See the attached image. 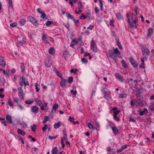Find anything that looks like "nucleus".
I'll list each match as a JSON object with an SVG mask.
<instances>
[{
    "label": "nucleus",
    "instance_id": "obj_1",
    "mask_svg": "<svg viewBox=\"0 0 154 154\" xmlns=\"http://www.w3.org/2000/svg\"><path fill=\"white\" fill-rule=\"evenodd\" d=\"M108 52L109 57L115 59L117 57H121V54L117 48H113V51L109 49Z\"/></svg>",
    "mask_w": 154,
    "mask_h": 154
},
{
    "label": "nucleus",
    "instance_id": "obj_2",
    "mask_svg": "<svg viewBox=\"0 0 154 154\" xmlns=\"http://www.w3.org/2000/svg\"><path fill=\"white\" fill-rule=\"evenodd\" d=\"M114 75L116 79L118 81L122 83L124 82V79H123V76L120 73L116 72L115 73Z\"/></svg>",
    "mask_w": 154,
    "mask_h": 154
},
{
    "label": "nucleus",
    "instance_id": "obj_3",
    "mask_svg": "<svg viewBox=\"0 0 154 154\" xmlns=\"http://www.w3.org/2000/svg\"><path fill=\"white\" fill-rule=\"evenodd\" d=\"M91 49L94 52H97V48L96 45L93 39L91 41Z\"/></svg>",
    "mask_w": 154,
    "mask_h": 154
},
{
    "label": "nucleus",
    "instance_id": "obj_4",
    "mask_svg": "<svg viewBox=\"0 0 154 154\" xmlns=\"http://www.w3.org/2000/svg\"><path fill=\"white\" fill-rule=\"evenodd\" d=\"M129 60L130 61L132 65L134 67H136L137 66V63L135 60L132 57L129 58Z\"/></svg>",
    "mask_w": 154,
    "mask_h": 154
},
{
    "label": "nucleus",
    "instance_id": "obj_5",
    "mask_svg": "<svg viewBox=\"0 0 154 154\" xmlns=\"http://www.w3.org/2000/svg\"><path fill=\"white\" fill-rule=\"evenodd\" d=\"M28 20L29 21L32 22L34 25L36 26L37 25V20L32 17H29L28 18Z\"/></svg>",
    "mask_w": 154,
    "mask_h": 154
},
{
    "label": "nucleus",
    "instance_id": "obj_6",
    "mask_svg": "<svg viewBox=\"0 0 154 154\" xmlns=\"http://www.w3.org/2000/svg\"><path fill=\"white\" fill-rule=\"evenodd\" d=\"M138 112H139V115L141 116L147 115L148 112V110L146 108H144L143 110H139Z\"/></svg>",
    "mask_w": 154,
    "mask_h": 154
},
{
    "label": "nucleus",
    "instance_id": "obj_7",
    "mask_svg": "<svg viewBox=\"0 0 154 154\" xmlns=\"http://www.w3.org/2000/svg\"><path fill=\"white\" fill-rule=\"evenodd\" d=\"M143 54V55L148 56L149 54V51L146 47H143L142 48Z\"/></svg>",
    "mask_w": 154,
    "mask_h": 154
},
{
    "label": "nucleus",
    "instance_id": "obj_8",
    "mask_svg": "<svg viewBox=\"0 0 154 154\" xmlns=\"http://www.w3.org/2000/svg\"><path fill=\"white\" fill-rule=\"evenodd\" d=\"M18 94L19 96H20L22 98H23L25 96V94L23 92V90L21 87L18 88Z\"/></svg>",
    "mask_w": 154,
    "mask_h": 154
},
{
    "label": "nucleus",
    "instance_id": "obj_9",
    "mask_svg": "<svg viewBox=\"0 0 154 154\" xmlns=\"http://www.w3.org/2000/svg\"><path fill=\"white\" fill-rule=\"evenodd\" d=\"M5 65L6 62L4 60V57L0 56V65L2 67H5Z\"/></svg>",
    "mask_w": 154,
    "mask_h": 154
},
{
    "label": "nucleus",
    "instance_id": "obj_10",
    "mask_svg": "<svg viewBox=\"0 0 154 154\" xmlns=\"http://www.w3.org/2000/svg\"><path fill=\"white\" fill-rule=\"evenodd\" d=\"M31 111L33 113H37L38 112L39 108L36 106H34L31 107Z\"/></svg>",
    "mask_w": 154,
    "mask_h": 154
},
{
    "label": "nucleus",
    "instance_id": "obj_11",
    "mask_svg": "<svg viewBox=\"0 0 154 154\" xmlns=\"http://www.w3.org/2000/svg\"><path fill=\"white\" fill-rule=\"evenodd\" d=\"M23 40H21L20 39H18L17 42L18 43L17 45H22L23 44H24L26 42V38L24 37H23L22 38Z\"/></svg>",
    "mask_w": 154,
    "mask_h": 154
},
{
    "label": "nucleus",
    "instance_id": "obj_12",
    "mask_svg": "<svg viewBox=\"0 0 154 154\" xmlns=\"http://www.w3.org/2000/svg\"><path fill=\"white\" fill-rule=\"evenodd\" d=\"M104 96L105 99L109 100L111 98L110 93L109 92H106L104 93Z\"/></svg>",
    "mask_w": 154,
    "mask_h": 154
},
{
    "label": "nucleus",
    "instance_id": "obj_13",
    "mask_svg": "<svg viewBox=\"0 0 154 154\" xmlns=\"http://www.w3.org/2000/svg\"><path fill=\"white\" fill-rule=\"evenodd\" d=\"M60 85L63 87L66 85L67 82L66 80L64 79H63L62 78L61 82H60Z\"/></svg>",
    "mask_w": 154,
    "mask_h": 154
},
{
    "label": "nucleus",
    "instance_id": "obj_14",
    "mask_svg": "<svg viewBox=\"0 0 154 154\" xmlns=\"http://www.w3.org/2000/svg\"><path fill=\"white\" fill-rule=\"evenodd\" d=\"M6 119L8 121V122L10 124H11L12 123L11 116V115H8L6 116Z\"/></svg>",
    "mask_w": 154,
    "mask_h": 154
},
{
    "label": "nucleus",
    "instance_id": "obj_15",
    "mask_svg": "<svg viewBox=\"0 0 154 154\" xmlns=\"http://www.w3.org/2000/svg\"><path fill=\"white\" fill-rule=\"evenodd\" d=\"M137 21H132V24L130 23V25L131 27V28H134L135 29L137 27Z\"/></svg>",
    "mask_w": 154,
    "mask_h": 154
},
{
    "label": "nucleus",
    "instance_id": "obj_16",
    "mask_svg": "<svg viewBox=\"0 0 154 154\" xmlns=\"http://www.w3.org/2000/svg\"><path fill=\"white\" fill-rule=\"evenodd\" d=\"M20 68L21 69V72L23 74L25 73V69L24 64L23 63H21Z\"/></svg>",
    "mask_w": 154,
    "mask_h": 154
},
{
    "label": "nucleus",
    "instance_id": "obj_17",
    "mask_svg": "<svg viewBox=\"0 0 154 154\" xmlns=\"http://www.w3.org/2000/svg\"><path fill=\"white\" fill-rule=\"evenodd\" d=\"M17 132L19 134H21L22 136H24L26 134V133L24 131L20 129H17Z\"/></svg>",
    "mask_w": 154,
    "mask_h": 154
},
{
    "label": "nucleus",
    "instance_id": "obj_18",
    "mask_svg": "<svg viewBox=\"0 0 154 154\" xmlns=\"http://www.w3.org/2000/svg\"><path fill=\"white\" fill-rule=\"evenodd\" d=\"M112 131L115 134H117L118 133V130L117 128L116 127H112Z\"/></svg>",
    "mask_w": 154,
    "mask_h": 154
},
{
    "label": "nucleus",
    "instance_id": "obj_19",
    "mask_svg": "<svg viewBox=\"0 0 154 154\" xmlns=\"http://www.w3.org/2000/svg\"><path fill=\"white\" fill-rule=\"evenodd\" d=\"M61 125V123L60 122H58L57 123H56L54 125V127L55 129H57L59 128Z\"/></svg>",
    "mask_w": 154,
    "mask_h": 154
},
{
    "label": "nucleus",
    "instance_id": "obj_20",
    "mask_svg": "<svg viewBox=\"0 0 154 154\" xmlns=\"http://www.w3.org/2000/svg\"><path fill=\"white\" fill-rule=\"evenodd\" d=\"M116 42V43L117 45L119 48L120 50H122L123 48L122 46L121 43L119 42V41L117 40Z\"/></svg>",
    "mask_w": 154,
    "mask_h": 154
},
{
    "label": "nucleus",
    "instance_id": "obj_21",
    "mask_svg": "<svg viewBox=\"0 0 154 154\" xmlns=\"http://www.w3.org/2000/svg\"><path fill=\"white\" fill-rule=\"evenodd\" d=\"M63 56L65 57V60H66L69 56V52L66 51H65L63 53Z\"/></svg>",
    "mask_w": 154,
    "mask_h": 154
},
{
    "label": "nucleus",
    "instance_id": "obj_22",
    "mask_svg": "<svg viewBox=\"0 0 154 154\" xmlns=\"http://www.w3.org/2000/svg\"><path fill=\"white\" fill-rule=\"evenodd\" d=\"M88 128L90 129H96V128L91 123L88 122Z\"/></svg>",
    "mask_w": 154,
    "mask_h": 154
},
{
    "label": "nucleus",
    "instance_id": "obj_23",
    "mask_svg": "<svg viewBox=\"0 0 154 154\" xmlns=\"http://www.w3.org/2000/svg\"><path fill=\"white\" fill-rule=\"evenodd\" d=\"M153 34L152 29H149L148 30L147 36L148 37H150Z\"/></svg>",
    "mask_w": 154,
    "mask_h": 154
},
{
    "label": "nucleus",
    "instance_id": "obj_24",
    "mask_svg": "<svg viewBox=\"0 0 154 154\" xmlns=\"http://www.w3.org/2000/svg\"><path fill=\"white\" fill-rule=\"evenodd\" d=\"M121 63L122 64V66L125 67V68H127L128 67V66L127 63H126L125 61L124 60H122Z\"/></svg>",
    "mask_w": 154,
    "mask_h": 154
},
{
    "label": "nucleus",
    "instance_id": "obj_25",
    "mask_svg": "<svg viewBox=\"0 0 154 154\" xmlns=\"http://www.w3.org/2000/svg\"><path fill=\"white\" fill-rule=\"evenodd\" d=\"M51 152L53 154H57V147L56 146H55L53 148Z\"/></svg>",
    "mask_w": 154,
    "mask_h": 154
},
{
    "label": "nucleus",
    "instance_id": "obj_26",
    "mask_svg": "<svg viewBox=\"0 0 154 154\" xmlns=\"http://www.w3.org/2000/svg\"><path fill=\"white\" fill-rule=\"evenodd\" d=\"M35 101L36 102L37 104L39 106H41L42 104L41 100H39L38 98L35 99Z\"/></svg>",
    "mask_w": 154,
    "mask_h": 154
},
{
    "label": "nucleus",
    "instance_id": "obj_27",
    "mask_svg": "<svg viewBox=\"0 0 154 154\" xmlns=\"http://www.w3.org/2000/svg\"><path fill=\"white\" fill-rule=\"evenodd\" d=\"M49 53L51 54H53L54 53V49L53 47L50 48L49 50Z\"/></svg>",
    "mask_w": 154,
    "mask_h": 154
},
{
    "label": "nucleus",
    "instance_id": "obj_28",
    "mask_svg": "<svg viewBox=\"0 0 154 154\" xmlns=\"http://www.w3.org/2000/svg\"><path fill=\"white\" fill-rule=\"evenodd\" d=\"M8 1L9 7L13 9L12 0H7Z\"/></svg>",
    "mask_w": 154,
    "mask_h": 154
},
{
    "label": "nucleus",
    "instance_id": "obj_29",
    "mask_svg": "<svg viewBox=\"0 0 154 154\" xmlns=\"http://www.w3.org/2000/svg\"><path fill=\"white\" fill-rule=\"evenodd\" d=\"M78 9L81 10L83 8V6L82 5V2H79L78 3Z\"/></svg>",
    "mask_w": 154,
    "mask_h": 154
},
{
    "label": "nucleus",
    "instance_id": "obj_30",
    "mask_svg": "<svg viewBox=\"0 0 154 154\" xmlns=\"http://www.w3.org/2000/svg\"><path fill=\"white\" fill-rule=\"evenodd\" d=\"M116 16L119 20L122 19V17L120 13H118L116 14Z\"/></svg>",
    "mask_w": 154,
    "mask_h": 154
},
{
    "label": "nucleus",
    "instance_id": "obj_31",
    "mask_svg": "<svg viewBox=\"0 0 154 154\" xmlns=\"http://www.w3.org/2000/svg\"><path fill=\"white\" fill-rule=\"evenodd\" d=\"M58 107V105L57 104H55L53 105V109L51 111L52 112H53V109H54V111H55L56 110Z\"/></svg>",
    "mask_w": 154,
    "mask_h": 154
},
{
    "label": "nucleus",
    "instance_id": "obj_32",
    "mask_svg": "<svg viewBox=\"0 0 154 154\" xmlns=\"http://www.w3.org/2000/svg\"><path fill=\"white\" fill-rule=\"evenodd\" d=\"M33 100H26L25 101V103L28 104H30L33 103Z\"/></svg>",
    "mask_w": 154,
    "mask_h": 154
},
{
    "label": "nucleus",
    "instance_id": "obj_33",
    "mask_svg": "<svg viewBox=\"0 0 154 154\" xmlns=\"http://www.w3.org/2000/svg\"><path fill=\"white\" fill-rule=\"evenodd\" d=\"M36 126L35 125H33L31 126V129L34 132L36 131Z\"/></svg>",
    "mask_w": 154,
    "mask_h": 154
},
{
    "label": "nucleus",
    "instance_id": "obj_34",
    "mask_svg": "<svg viewBox=\"0 0 154 154\" xmlns=\"http://www.w3.org/2000/svg\"><path fill=\"white\" fill-rule=\"evenodd\" d=\"M93 124L98 128H99L100 127V125L98 122H96L95 120H94L93 122Z\"/></svg>",
    "mask_w": 154,
    "mask_h": 154
},
{
    "label": "nucleus",
    "instance_id": "obj_35",
    "mask_svg": "<svg viewBox=\"0 0 154 154\" xmlns=\"http://www.w3.org/2000/svg\"><path fill=\"white\" fill-rule=\"evenodd\" d=\"M63 138L64 140H66V139H67V136L66 133V131H64V130H63Z\"/></svg>",
    "mask_w": 154,
    "mask_h": 154
},
{
    "label": "nucleus",
    "instance_id": "obj_36",
    "mask_svg": "<svg viewBox=\"0 0 154 154\" xmlns=\"http://www.w3.org/2000/svg\"><path fill=\"white\" fill-rule=\"evenodd\" d=\"M149 108L151 111L154 112V102L149 106Z\"/></svg>",
    "mask_w": 154,
    "mask_h": 154
},
{
    "label": "nucleus",
    "instance_id": "obj_37",
    "mask_svg": "<svg viewBox=\"0 0 154 154\" xmlns=\"http://www.w3.org/2000/svg\"><path fill=\"white\" fill-rule=\"evenodd\" d=\"M127 94H121L119 95V98H123L127 97Z\"/></svg>",
    "mask_w": 154,
    "mask_h": 154
},
{
    "label": "nucleus",
    "instance_id": "obj_38",
    "mask_svg": "<svg viewBox=\"0 0 154 154\" xmlns=\"http://www.w3.org/2000/svg\"><path fill=\"white\" fill-rule=\"evenodd\" d=\"M137 15L134 14H132V21H136V16Z\"/></svg>",
    "mask_w": 154,
    "mask_h": 154
},
{
    "label": "nucleus",
    "instance_id": "obj_39",
    "mask_svg": "<svg viewBox=\"0 0 154 154\" xmlns=\"http://www.w3.org/2000/svg\"><path fill=\"white\" fill-rule=\"evenodd\" d=\"M73 81V77L72 76H70L69 78V79H68L67 81L69 84H71L72 82Z\"/></svg>",
    "mask_w": 154,
    "mask_h": 154
},
{
    "label": "nucleus",
    "instance_id": "obj_40",
    "mask_svg": "<svg viewBox=\"0 0 154 154\" xmlns=\"http://www.w3.org/2000/svg\"><path fill=\"white\" fill-rule=\"evenodd\" d=\"M25 23V20L23 19H21L20 20V23L21 25H24Z\"/></svg>",
    "mask_w": 154,
    "mask_h": 154
},
{
    "label": "nucleus",
    "instance_id": "obj_41",
    "mask_svg": "<svg viewBox=\"0 0 154 154\" xmlns=\"http://www.w3.org/2000/svg\"><path fill=\"white\" fill-rule=\"evenodd\" d=\"M42 14V15L41 16V17L43 19H47V16L45 14L43 13L42 14Z\"/></svg>",
    "mask_w": 154,
    "mask_h": 154
},
{
    "label": "nucleus",
    "instance_id": "obj_42",
    "mask_svg": "<svg viewBox=\"0 0 154 154\" xmlns=\"http://www.w3.org/2000/svg\"><path fill=\"white\" fill-rule=\"evenodd\" d=\"M74 118L71 117V116H69V120L74 124H75V121H74Z\"/></svg>",
    "mask_w": 154,
    "mask_h": 154
},
{
    "label": "nucleus",
    "instance_id": "obj_43",
    "mask_svg": "<svg viewBox=\"0 0 154 154\" xmlns=\"http://www.w3.org/2000/svg\"><path fill=\"white\" fill-rule=\"evenodd\" d=\"M81 61L83 63H86L88 62L87 60L85 58H82L81 59Z\"/></svg>",
    "mask_w": 154,
    "mask_h": 154
},
{
    "label": "nucleus",
    "instance_id": "obj_44",
    "mask_svg": "<svg viewBox=\"0 0 154 154\" xmlns=\"http://www.w3.org/2000/svg\"><path fill=\"white\" fill-rule=\"evenodd\" d=\"M53 23V22L48 21L46 23V25L47 26H49L51 25Z\"/></svg>",
    "mask_w": 154,
    "mask_h": 154
},
{
    "label": "nucleus",
    "instance_id": "obj_45",
    "mask_svg": "<svg viewBox=\"0 0 154 154\" xmlns=\"http://www.w3.org/2000/svg\"><path fill=\"white\" fill-rule=\"evenodd\" d=\"M56 73L59 77L61 78V79H62V75H61V73L59 71H57V72H56Z\"/></svg>",
    "mask_w": 154,
    "mask_h": 154
},
{
    "label": "nucleus",
    "instance_id": "obj_46",
    "mask_svg": "<svg viewBox=\"0 0 154 154\" xmlns=\"http://www.w3.org/2000/svg\"><path fill=\"white\" fill-rule=\"evenodd\" d=\"M8 104L11 107L13 106V105L12 103L11 100L10 98H9L8 100Z\"/></svg>",
    "mask_w": 154,
    "mask_h": 154
},
{
    "label": "nucleus",
    "instance_id": "obj_47",
    "mask_svg": "<svg viewBox=\"0 0 154 154\" xmlns=\"http://www.w3.org/2000/svg\"><path fill=\"white\" fill-rule=\"evenodd\" d=\"M15 103H18L19 101V99L17 97H13Z\"/></svg>",
    "mask_w": 154,
    "mask_h": 154
},
{
    "label": "nucleus",
    "instance_id": "obj_48",
    "mask_svg": "<svg viewBox=\"0 0 154 154\" xmlns=\"http://www.w3.org/2000/svg\"><path fill=\"white\" fill-rule=\"evenodd\" d=\"M67 17L69 18H70V19H74V17L71 14H67Z\"/></svg>",
    "mask_w": 154,
    "mask_h": 154
},
{
    "label": "nucleus",
    "instance_id": "obj_49",
    "mask_svg": "<svg viewBox=\"0 0 154 154\" xmlns=\"http://www.w3.org/2000/svg\"><path fill=\"white\" fill-rule=\"evenodd\" d=\"M57 137V136H51L50 135L48 136V138L50 140H53L54 139H55Z\"/></svg>",
    "mask_w": 154,
    "mask_h": 154
},
{
    "label": "nucleus",
    "instance_id": "obj_50",
    "mask_svg": "<svg viewBox=\"0 0 154 154\" xmlns=\"http://www.w3.org/2000/svg\"><path fill=\"white\" fill-rule=\"evenodd\" d=\"M113 118L117 122H119V119L117 118L116 115H114Z\"/></svg>",
    "mask_w": 154,
    "mask_h": 154
},
{
    "label": "nucleus",
    "instance_id": "obj_51",
    "mask_svg": "<svg viewBox=\"0 0 154 154\" xmlns=\"http://www.w3.org/2000/svg\"><path fill=\"white\" fill-rule=\"evenodd\" d=\"M35 88L36 89V91L37 92H38L39 91V88L38 87V84L37 83H35Z\"/></svg>",
    "mask_w": 154,
    "mask_h": 154
},
{
    "label": "nucleus",
    "instance_id": "obj_52",
    "mask_svg": "<svg viewBox=\"0 0 154 154\" xmlns=\"http://www.w3.org/2000/svg\"><path fill=\"white\" fill-rule=\"evenodd\" d=\"M70 92L71 93L73 94L74 96H76L77 91H74L73 90H72L70 91Z\"/></svg>",
    "mask_w": 154,
    "mask_h": 154
},
{
    "label": "nucleus",
    "instance_id": "obj_53",
    "mask_svg": "<svg viewBox=\"0 0 154 154\" xmlns=\"http://www.w3.org/2000/svg\"><path fill=\"white\" fill-rule=\"evenodd\" d=\"M47 125H45V126L42 128V131L44 132H45L47 130Z\"/></svg>",
    "mask_w": 154,
    "mask_h": 154
},
{
    "label": "nucleus",
    "instance_id": "obj_54",
    "mask_svg": "<svg viewBox=\"0 0 154 154\" xmlns=\"http://www.w3.org/2000/svg\"><path fill=\"white\" fill-rule=\"evenodd\" d=\"M86 16L84 15L83 14H82V15L79 17V18L80 19H82L83 20H84L86 18Z\"/></svg>",
    "mask_w": 154,
    "mask_h": 154
},
{
    "label": "nucleus",
    "instance_id": "obj_55",
    "mask_svg": "<svg viewBox=\"0 0 154 154\" xmlns=\"http://www.w3.org/2000/svg\"><path fill=\"white\" fill-rule=\"evenodd\" d=\"M17 24L16 23H13L10 24V26L12 27H14L16 26Z\"/></svg>",
    "mask_w": 154,
    "mask_h": 154
},
{
    "label": "nucleus",
    "instance_id": "obj_56",
    "mask_svg": "<svg viewBox=\"0 0 154 154\" xmlns=\"http://www.w3.org/2000/svg\"><path fill=\"white\" fill-rule=\"evenodd\" d=\"M112 150V149L110 146H108L107 148V151L108 152H111Z\"/></svg>",
    "mask_w": 154,
    "mask_h": 154
},
{
    "label": "nucleus",
    "instance_id": "obj_57",
    "mask_svg": "<svg viewBox=\"0 0 154 154\" xmlns=\"http://www.w3.org/2000/svg\"><path fill=\"white\" fill-rule=\"evenodd\" d=\"M61 142L62 145V147L63 148H64V147L65 146V144L64 143V142H63V138H62V139H61Z\"/></svg>",
    "mask_w": 154,
    "mask_h": 154
},
{
    "label": "nucleus",
    "instance_id": "obj_58",
    "mask_svg": "<svg viewBox=\"0 0 154 154\" xmlns=\"http://www.w3.org/2000/svg\"><path fill=\"white\" fill-rule=\"evenodd\" d=\"M123 150V149H122V148H120V149H117L116 150V151L117 152L119 153V152H122Z\"/></svg>",
    "mask_w": 154,
    "mask_h": 154
},
{
    "label": "nucleus",
    "instance_id": "obj_59",
    "mask_svg": "<svg viewBox=\"0 0 154 154\" xmlns=\"http://www.w3.org/2000/svg\"><path fill=\"white\" fill-rule=\"evenodd\" d=\"M77 69H75V70H74L73 69H72L70 70L71 72H73L74 74H76V71H77Z\"/></svg>",
    "mask_w": 154,
    "mask_h": 154
},
{
    "label": "nucleus",
    "instance_id": "obj_60",
    "mask_svg": "<svg viewBox=\"0 0 154 154\" xmlns=\"http://www.w3.org/2000/svg\"><path fill=\"white\" fill-rule=\"evenodd\" d=\"M94 27V26H92L91 25H90L89 27H88V29H89L91 30H92Z\"/></svg>",
    "mask_w": 154,
    "mask_h": 154
},
{
    "label": "nucleus",
    "instance_id": "obj_61",
    "mask_svg": "<svg viewBox=\"0 0 154 154\" xmlns=\"http://www.w3.org/2000/svg\"><path fill=\"white\" fill-rule=\"evenodd\" d=\"M120 111L119 110H117L116 111H114L113 112V113L114 115H116L118 113L120 112Z\"/></svg>",
    "mask_w": 154,
    "mask_h": 154
},
{
    "label": "nucleus",
    "instance_id": "obj_62",
    "mask_svg": "<svg viewBox=\"0 0 154 154\" xmlns=\"http://www.w3.org/2000/svg\"><path fill=\"white\" fill-rule=\"evenodd\" d=\"M65 140V143L68 146H70V144L69 141L67 140V139Z\"/></svg>",
    "mask_w": 154,
    "mask_h": 154
},
{
    "label": "nucleus",
    "instance_id": "obj_63",
    "mask_svg": "<svg viewBox=\"0 0 154 154\" xmlns=\"http://www.w3.org/2000/svg\"><path fill=\"white\" fill-rule=\"evenodd\" d=\"M95 13L96 14L98 13L99 12V10L98 9V8L97 7H96L95 8Z\"/></svg>",
    "mask_w": 154,
    "mask_h": 154
},
{
    "label": "nucleus",
    "instance_id": "obj_64",
    "mask_svg": "<svg viewBox=\"0 0 154 154\" xmlns=\"http://www.w3.org/2000/svg\"><path fill=\"white\" fill-rule=\"evenodd\" d=\"M81 12H82V11L80 9H79L78 11H75V13H76V14H79Z\"/></svg>",
    "mask_w": 154,
    "mask_h": 154
}]
</instances>
